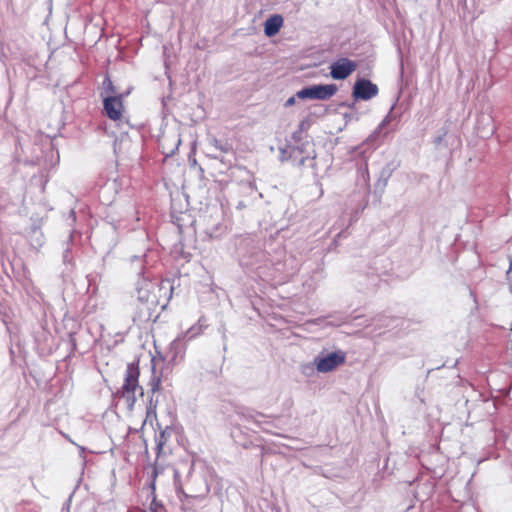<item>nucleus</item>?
I'll use <instances>...</instances> for the list:
<instances>
[{"label":"nucleus","instance_id":"1","mask_svg":"<svg viewBox=\"0 0 512 512\" xmlns=\"http://www.w3.org/2000/svg\"><path fill=\"white\" fill-rule=\"evenodd\" d=\"M236 251L242 267L259 270L260 274L264 276H272L268 272L270 268L280 265L279 263H273L267 253L258 245L255 238L250 235L240 236L237 239Z\"/></svg>","mask_w":512,"mask_h":512},{"label":"nucleus","instance_id":"2","mask_svg":"<svg viewBox=\"0 0 512 512\" xmlns=\"http://www.w3.org/2000/svg\"><path fill=\"white\" fill-rule=\"evenodd\" d=\"M406 321L401 318L396 317H390L386 315H377L371 319H368L367 317L363 315H344V314H337V315H331L329 316L328 324L333 326H353L355 328L358 327H364L365 329H368L370 327H373V329L369 332H366V334H372L376 333V335H381L382 332L380 331L383 327H389V328H397L402 327Z\"/></svg>","mask_w":512,"mask_h":512},{"label":"nucleus","instance_id":"3","mask_svg":"<svg viewBox=\"0 0 512 512\" xmlns=\"http://www.w3.org/2000/svg\"><path fill=\"white\" fill-rule=\"evenodd\" d=\"M139 360L128 364L124 381L119 390L116 392V396L125 399L127 405L132 408L136 402V392L143 395V388L139 385Z\"/></svg>","mask_w":512,"mask_h":512},{"label":"nucleus","instance_id":"4","mask_svg":"<svg viewBox=\"0 0 512 512\" xmlns=\"http://www.w3.org/2000/svg\"><path fill=\"white\" fill-rule=\"evenodd\" d=\"M337 90L335 84H315L299 90L296 96L299 99L328 100L336 94Z\"/></svg>","mask_w":512,"mask_h":512},{"label":"nucleus","instance_id":"5","mask_svg":"<svg viewBox=\"0 0 512 512\" xmlns=\"http://www.w3.org/2000/svg\"><path fill=\"white\" fill-rule=\"evenodd\" d=\"M357 68V63L349 58L342 57L330 65V76L335 80L348 78Z\"/></svg>","mask_w":512,"mask_h":512},{"label":"nucleus","instance_id":"6","mask_svg":"<svg viewBox=\"0 0 512 512\" xmlns=\"http://www.w3.org/2000/svg\"><path fill=\"white\" fill-rule=\"evenodd\" d=\"M378 91L376 84L372 83L368 79L359 78L354 83L352 96L355 100L367 101L377 96Z\"/></svg>","mask_w":512,"mask_h":512},{"label":"nucleus","instance_id":"7","mask_svg":"<svg viewBox=\"0 0 512 512\" xmlns=\"http://www.w3.org/2000/svg\"><path fill=\"white\" fill-rule=\"evenodd\" d=\"M124 95H107L103 99V107L108 118L122 121Z\"/></svg>","mask_w":512,"mask_h":512},{"label":"nucleus","instance_id":"8","mask_svg":"<svg viewBox=\"0 0 512 512\" xmlns=\"http://www.w3.org/2000/svg\"><path fill=\"white\" fill-rule=\"evenodd\" d=\"M232 195L237 196L240 199L250 200L252 203H255L259 198H262V194L258 192L255 183L250 180L240 181L237 183Z\"/></svg>","mask_w":512,"mask_h":512},{"label":"nucleus","instance_id":"9","mask_svg":"<svg viewBox=\"0 0 512 512\" xmlns=\"http://www.w3.org/2000/svg\"><path fill=\"white\" fill-rule=\"evenodd\" d=\"M153 284L149 281L143 280L141 286H137V299L139 302L146 307L147 315L150 316V310L155 306L157 299L154 294L151 293Z\"/></svg>","mask_w":512,"mask_h":512},{"label":"nucleus","instance_id":"10","mask_svg":"<svg viewBox=\"0 0 512 512\" xmlns=\"http://www.w3.org/2000/svg\"><path fill=\"white\" fill-rule=\"evenodd\" d=\"M345 361L344 354H328L327 357L316 361L317 370L320 372H329Z\"/></svg>","mask_w":512,"mask_h":512},{"label":"nucleus","instance_id":"11","mask_svg":"<svg viewBox=\"0 0 512 512\" xmlns=\"http://www.w3.org/2000/svg\"><path fill=\"white\" fill-rule=\"evenodd\" d=\"M283 25V17L279 14L270 16L264 23V33L268 37L276 35Z\"/></svg>","mask_w":512,"mask_h":512},{"label":"nucleus","instance_id":"12","mask_svg":"<svg viewBox=\"0 0 512 512\" xmlns=\"http://www.w3.org/2000/svg\"><path fill=\"white\" fill-rule=\"evenodd\" d=\"M29 242L32 248L39 250L45 243V237L41 229L33 225L28 233Z\"/></svg>","mask_w":512,"mask_h":512},{"label":"nucleus","instance_id":"13","mask_svg":"<svg viewBox=\"0 0 512 512\" xmlns=\"http://www.w3.org/2000/svg\"><path fill=\"white\" fill-rule=\"evenodd\" d=\"M303 148L297 146V147H291L287 145L286 147H280L279 148V159L280 161H288V160H296V154H302Z\"/></svg>","mask_w":512,"mask_h":512},{"label":"nucleus","instance_id":"14","mask_svg":"<svg viewBox=\"0 0 512 512\" xmlns=\"http://www.w3.org/2000/svg\"><path fill=\"white\" fill-rule=\"evenodd\" d=\"M73 237L74 233L71 232L69 234L68 240L64 243V249L62 253V260L65 265L73 266V255H72V246H73Z\"/></svg>","mask_w":512,"mask_h":512},{"label":"nucleus","instance_id":"15","mask_svg":"<svg viewBox=\"0 0 512 512\" xmlns=\"http://www.w3.org/2000/svg\"><path fill=\"white\" fill-rule=\"evenodd\" d=\"M130 93V91L128 90L127 92L125 93H120L118 91V89L116 88V86L113 84L112 80L110 79L109 76H106L103 80V91L101 92V97L104 98V96H107V95H124L127 96L128 94Z\"/></svg>","mask_w":512,"mask_h":512},{"label":"nucleus","instance_id":"16","mask_svg":"<svg viewBox=\"0 0 512 512\" xmlns=\"http://www.w3.org/2000/svg\"><path fill=\"white\" fill-rule=\"evenodd\" d=\"M393 109H394V106L391 107L389 113L381 121V123L378 125L377 129L367 138V142L372 143L375 139H377L380 136L382 129L388 123H390L393 118Z\"/></svg>","mask_w":512,"mask_h":512},{"label":"nucleus","instance_id":"17","mask_svg":"<svg viewBox=\"0 0 512 512\" xmlns=\"http://www.w3.org/2000/svg\"><path fill=\"white\" fill-rule=\"evenodd\" d=\"M172 433V429L166 428L162 430L157 438L156 450L157 456L164 452V448L167 445L168 439Z\"/></svg>","mask_w":512,"mask_h":512},{"label":"nucleus","instance_id":"18","mask_svg":"<svg viewBox=\"0 0 512 512\" xmlns=\"http://www.w3.org/2000/svg\"><path fill=\"white\" fill-rule=\"evenodd\" d=\"M206 326V324L203 322V319L200 318L198 323L196 325H193L192 327H190L186 333H185V336L184 338H186L187 340H192L193 338H195L197 335L201 334L202 331H203V328Z\"/></svg>","mask_w":512,"mask_h":512},{"label":"nucleus","instance_id":"19","mask_svg":"<svg viewBox=\"0 0 512 512\" xmlns=\"http://www.w3.org/2000/svg\"><path fill=\"white\" fill-rule=\"evenodd\" d=\"M209 144L213 146L220 153H229L232 151V146L228 142H223L217 138H211Z\"/></svg>","mask_w":512,"mask_h":512},{"label":"nucleus","instance_id":"20","mask_svg":"<svg viewBox=\"0 0 512 512\" xmlns=\"http://www.w3.org/2000/svg\"><path fill=\"white\" fill-rule=\"evenodd\" d=\"M231 200L235 203V208L237 210H243L251 205H253L254 203H252L250 200H246V199H240L238 198L237 196H234V195H231Z\"/></svg>","mask_w":512,"mask_h":512},{"label":"nucleus","instance_id":"21","mask_svg":"<svg viewBox=\"0 0 512 512\" xmlns=\"http://www.w3.org/2000/svg\"><path fill=\"white\" fill-rule=\"evenodd\" d=\"M298 156V154H296V157ZM316 155H313L312 157H310L309 155L308 156H302L299 160H293L294 164L297 166V167H302L305 165L306 161H310L311 162V165L314 166V159H315Z\"/></svg>","mask_w":512,"mask_h":512},{"label":"nucleus","instance_id":"22","mask_svg":"<svg viewBox=\"0 0 512 512\" xmlns=\"http://www.w3.org/2000/svg\"><path fill=\"white\" fill-rule=\"evenodd\" d=\"M311 126V120L309 117L304 118L300 123L298 130L302 133L304 131H307Z\"/></svg>","mask_w":512,"mask_h":512},{"label":"nucleus","instance_id":"23","mask_svg":"<svg viewBox=\"0 0 512 512\" xmlns=\"http://www.w3.org/2000/svg\"><path fill=\"white\" fill-rule=\"evenodd\" d=\"M150 512H159L163 510V505L156 500V498H153V500L150 503L149 506Z\"/></svg>","mask_w":512,"mask_h":512},{"label":"nucleus","instance_id":"24","mask_svg":"<svg viewBox=\"0 0 512 512\" xmlns=\"http://www.w3.org/2000/svg\"><path fill=\"white\" fill-rule=\"evenodd\" d=\"M359 171L361 173V176H362L363 181L365 182V184H368V182L370 180V177H369V172H368L367 164L364 165V168L360 167Z\"/></svg>","mask_w":512,"mask_h":512},{"label":"nucleus","instance_id":"25","mask_svg":"<svg viewBox=\"0 0 512 512\" xmlns=\"http://www.w3.org/2000/svg\"><path fill=\"white\" fill-rule=\"evenodd\" d=\"M301 134H302V133H301L299 130L294 131V132L292 133V139H293L295 142H300V141H301V139H302Z\"/></svg>","mask_w":512,"mask_h":512},{"label":"nucleus","instance_id":"26","mask_svg":"<svg viewBox=\"0 0 512 512\" xmlns=\"http://www.w3.org/2000/svg\"><path fill=\"white\" fill-rule=\"evenodd\" d=\"M298 98L296 95L288 98L284 104L285 107H290L295 104V99Z\"/></svg>","mask_w":512,"mask_h":512},{"label":"nucleus","instance_id":"27","mask_svg":"<svg viewBox=\"0 0 512 512\" xmlns=\"http://www.w3.org/2000/svg\"><path fill=\"white\" fill-rule=\"evenodd\" d=\"M132 262H133V263H134V262H136L137 264H139L140 268L142 269V266H141V262H142V261H141L140 257H138V256H133V257H132ZM142 273H143V272H142V270H141V271L139 272V274H142Z\"/></svg>","mask_w":512,"mask_h":512},{"label":"nucleus","instance_id":"28","mask_svg":"<svg viewBox=\"0 0 512 512\" xmlns=\"http://www.w3.org/2000/svg\"><path fill=\"white\" fill-rule=\"evenodd\" d=\"M494 132V128L492 127L491 129H489V131H487L486 134H492Z\"/></svg>","mask_w":512,"mask_h":512},{"label":"nucleus","instance_id":"29","mask_svg":"<svg viewBox=\"0 0 512 512\" xmlns=\"http://www.w3.org/2000/svg\"><path fill=\"white\" fill-rule=\"evenodd\" d=\"M212 157H213L214 159H219V158H220V156H219L218 154H213V155H212Z\"/></svg>","mask_w":512,"mask_h":512},{"label":"nucleus","instance_id":"30","mask_svg":"<svg viewBox=\"0 0 512 512\" xmlns=\"http://www.w3.org/2000/svg\"><path fill=\"white\" fill-rule=\"evenodd\" d=\"M441 140H442V138H441V137H438V138L435 140V142L438 144V143H440V142H441Z\"/></svg>","mask_w":512,"mask_h":512},{"label":"nucleus","instance_id":"31","mask_svg":"<svg viewBox=\"0 0 512 512\" xmlns=\"http://www.w3.org/2000/svg\"><path fill=\"white\" fill-rule=\"evenodd\" d=\"M119 341H123V337L121 335H119ZM118 340H115V343H117Z\"/></svg>","mask_w":512,"mask_h":512},{"label":"nucleus","instance_id":"32","mask_svg":"<svg viewBox=\"0 0 512 512\" xmlns=\"http://www.w3.org/2000/svg\"><path fill=\"white\" fill-rule=\"evenodd\" d=\"M180 143H181V140H180V139H178V140H177L176 149H178V146H179V144H180Z\"/></svg>","mask_w":512,"mask_h":512},{"label":"nucleus","instance_id":"33","mask_svg":"<svg viewBox=\"0 0 512 512\" xmlns=\"http://www.w3.org/2000/svg\"><path fill=\"white\" fill-rule=\"evenodd\" d=\"M106 348L110 350V349H112V346L107 344Z\"/></svg>","mask_w":512,"mask_h":512}]
</instances>
